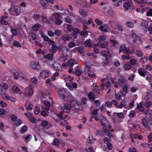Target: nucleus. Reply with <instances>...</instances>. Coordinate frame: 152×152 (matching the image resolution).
<instances>
[{
	"label": "nucleus",
	"mask_w": 152,
	"mask_h": 152,
	"mask_svg": "<svg viewBox=\"0 0 152 152\" xmlns=\"http://www.w3.org/2000/svg\"><path fill=\"white\" fill-rule=\"evenodd\" d=\"M88 96L91 100H94L95 99V95L94 93L92 92H89L88 94Z\"/></svg>",
	"instance_id": "nucleus-38"
},
{
	"label": "nucleus",
	"mask_w": 152,
	"mask_h": 152,
	"mask_svg": "<svg viewBox=\"0 0 152 152\" xmlns=\"http://www.w3.org/2000/svg\"><path fill=\"white\" fill-rule=\"evenodd\" d=\"M80 35L82 36L85 37L88 35V31L85 30H83L80 33Z\"/></svg>",
	"instance_id": "nucleus-39"
},
{
	"label": "nucleus",
	"mask_w": 152,
	"mask_h": 152,
	"mask_svg": "<svg viewBox=\"0 0 152 152\" xmlns=\"http://www.w3.org/2000/svg\"><path fill=\"white\" fill-rule=\"evenodd\" d=\"M39 107L37 106L35 107L34 108V112L36 115L39 113Z\"/></svg>",
	"instance_id": "nucleus-57"
},
{
	"label": "nucleus",
	"mask_w": 152,
	"mask_h": 152,
	"mask_svg": "<svg viewBox=\"0 0 152 152\" xmlns=\"http://www.w3.org/2000/svg\"><path fill=\"white\" fill-rule=\"evenodd\" d=\"M53 62L52 60L50 62H48V66L51 68H53L56 70L61 71L63 70L62 68L61 64L58 62L53 61Z\"/></svg>",
	"instance_id": "nucleus-3"
},
{
	"label": "nucleus",
	"mask_w": 152,
	"mask_h": 152,
	"mask_svg": "<svg viewBox=\"0 0 152 152\" xmlns=\"http://www.w3.org/2000/svg\"><path fill=\"white\" fill-rule=\"evenodd\" d=\"M11 32L14 35H16L17 34L18 31L14 28L11 27Z\"/></svg>",
	"instance_id": "nucleus-44"
},
{
	"label": "nucleus",
	"mask_w": 152,
	"mask_h": 152,
	"mask_svg": "<svg viewBox=\"0 0 152 152\" xmlns=\"http://www.w3.org/2000/svg\"><path fill=\"white\" fill-rule=\"evenodd\" d=\"M34 92V87L30 85L25 88L23 92H21L20 94L21 95L23 99H26L27 98H30L32 96Z\"/></svg>",
	"instance_id": "nucleus-1"
},
{
	"label": "nucleus",
	"mask_w": 152,
	"mask_h": 152,
	"mask_svg": "<svg viewBox=\"0 0 152 152\" xmlns=\"http://www.w3.org/2000/svg\"><path fill=\"white\" fill-rule=\"evenodd\" d=\"M8 88L7 83L5 82L0 83V94L4 92Z\"/></svg>",
	"instance_id": "nucleus-9"
},
{
	"label": "nucleus",
	"mask_w": 152,
	"mask_h": 152,
	"mask_svg": "<svg viewBox=\"0 0 152 152\" xmlns=\"http://www.w3.org/2000/svg\"><path fill=\"white\" fill-rule=\"evenodd\" d=\"M61 39L63 41H69V40L70 37L67 34H64L62 35Z\"/></svg>",
	"instance_id": "nucleus-26"
},
{
	"label": "nucleus",
	"mask_w": 152,
	"mask_h": 152,
	"mask_svg": "<svg viewBox=\"0 0 152 152\" xmlns=\"http://www.w3.org/2000/svg\"><path fill=\"white\" fill-rule=\"evenodd\" d=\"M98 44L102 48H105L108 45V43L106 41L102 43L98 42Z\"/></svg>",
	"instance_id": "nucleus-29"
},
{
	"label": "nucleus",
	"mask_w": 152,
	"mask_h": 152,
	"mask_svg": "<svg viewBox=\"0 0 152 152\" xmlns=\"http://www.w3.org/2000/svg\"><path fill=\"white\" fill-rule=\"evenodd\" d=\"M137 71L139 75L143 77H144L145 75H147L148 74H149V73L147 70L142 68H141L137 69Z\"/></svg>",
	"instance_id": "nucleus-6"
},
{
	"label": "nucleus",
	"mask_w": 152,
	"mask_h": 152,
	"mask_svg": "<svg viewBox=\"0 0 152 152\" xmlns=\"http://www.w3.org/2000/svg\"><path fill=\"white\" fill-rule=\"evenodd\" d=\"M12 72L13 75L14 79L15 80L18 79V77L20 72V71L13 69L12 71Z\"/></svg>",
	"instance_id": "nucleus-19"
},
{
	"label": "nucleus",
	"mask_w": 152,
	"mask_h": 152,
	"mask_svg": "<svg viewBox=\"0 0 152 152\" xmlns=\"http://www.w3.org/2000/svg\"><path fill=\"white\" fill-rule=\"evenodd\" d=\"M25 107L27 110H31L33 107V105L31 104H29L27 102L25 103Z\"/></svg>",
	"instance_id": "nucleus-30"
},
{
	"label": "nucleus",
	"mask_w": 152,
	"mask_h": 152,
	"mask_svg": "<svg viewBox=\"0 0 152 152\" xmlns=\"http://www.w3.org/2000/svg\"><path fill=\"white\" fill-rule=\"evenodd\" d=\"M28 38L29 41L33 43V41H35L37 40V37L36 34L31 33L29 34Z\"/></svg>",
	"instance_id": "nucleus-11"
},
{
	"label": "nucleus",
	"mask_w": 152,
	"mask_h": 152,
	"mask_svg": "<svg viewBox=\"0 0 152 152\" xmlns=\"http://www.w3.org/2000/svg\"><path fill=\"white\" fill-rule=\"evenodd\" d=\"M140 26L143 32L145 33L147 31V29L148 28V23L147 21L143 20L140 23Z\"/></svg>",
	"instance_id": "nucleus-4"
},
{
	"label": "nucleus",
	"mask_w": 152,
	"mask_h": 152,
	"mask_svg": "<svg viewBox=\"0 0 152 152\" xmlns=\"http://www.w3.org/2000/svg\"><path fill=\"white\" fill-rule=\"evenodd\" d=\"M77 64V62L72 59H70L67 62L68 65L70 67H72L73 65Z\"/></svg>",
	"instance_id": "nucleus-24"
},
{
	"label": "nucleus",
	"mask_w": 152,
	"mask_h": 152,
	"mask_svg": "<svg viewBox=\"0 0 152 152\" xmlns=\"http://www.w3.org/2000/svg\"><path fill=\"white\" fill-rule=\"evenodd\" d=\"M53 143L54 145H57L59 144L60 142L58 139H55L53 141Z\"/></svg>",
	"instance_id": "nucleus-63"
},
{
	"label": "nucleus",
	"mask_w": 152,
	"mask_h": 152,
	"mask_svg": "<svg viewBox=\"0 0 152 152\" xmlns=\"http://www.w3.org/2000/svg\"><path fill=\"white\" fill-rule=\"evenodd\" d=\"M126 46L125 44H123L120 45L119 48V52L120 53L126 48Z\"/></svg>",
	"instance_id": "nucleus-46"
},
{
	"label": "nucleus",
	"mask_w": 152,
	"mask_h": 152,
	"mask_svg": "<svg viewBox=\"0 0 152 152\" xmlns=\"http://www.w3.org/2000/svg\"><path fill=\"white\" fill-rule=\"evenodd\" d=\"M104 129L102 130H98L97 132V134L100 136L104 135Z\"/></svg>",
	"instance_id": "nucleus-45"
},
{
	"label": "nucleus",
	"mask_w": 152,
	"mask_h": 152,
	"mask_svg": "<svg viewBox=\"0 0 152 152\" xmlns=\"http://www.w3.org/2000/svg\"><path fill=\"white\" fill-rule=\"evenodd\" d=\"M23 137L25 139V142H27L30 141L31 138V136L29 134H28L26 135H24Z\"/></svg>",
	"instance_id": "nucleus-31"
},
{
	"label": "nucleus",
	"mask_w": 152,
	"mask_h": 152,
	"mask_svg": "<svg viewBox=\"0 0 152 152\" xmlns=\"http://www.w3.org/2000/svg\"><path fill=\"white\" fill-rule=\"evenodd\" d=\"M130 37L132 39V42L135 45L141 44L142 43V41L140 37L134 33V31L132 30L130 35Z\"/></svg>",
	"instance_id": "nucleus-2"
},
{
	"label": "nucleus",
	"mask_w": 152,
	"mask_h": 152,
	"mask_svg": "<svg viewBox=\"0 0 152 152\" xmlns=\"http://www.w3.org/2000/svg\"><path fill=\"white\" fill-rule=\"evenodd\" d=\"M14 11L15 13V15L18 16L19 15L20 12V7H15L14 8Z\"/></svg>",
	"instance_id": "nucleus-28"
},
{
	"label": "nucleus",
	"mask_w": 152,
	"mask_h": 152,
	"mask_svg": "<svg viewBox=\"0 0 152 152\" xmlns=\"http://www.w3.org/2000/svg\"><path fill=\"white\" fill-rule=\"evenodd\" d=\"M108 27L109 26L108 25L104 24L100 26L99 27V29L101 30L102 32H107V30Z\"/></svg>",
	"instance_id": "nucleus-16"
},
{
	"label": "nucleus",
	"mask_w": 152,
	"mask_h": 152,
	"mask_svg": "<svg viewBox=\"0 0 152 152\" xmlns=\"http://www.w3.org/2000/svg\"><path fill=\"white\" fill-rule=\"evenodd\" d=\"M91 87L93 90L95 92L98 94L99 93L100 89L96 83H93L91 86Z\"/></svg>",
	"instance_id": "nucleus-14"
},
{
	"label": "nucleus",
	"mask_w": 152,
	"mask_h": 152,
	"mask_svg": "<svg viewBox=\"0 0 152 152\" xmlns=\"http://www.w3.org/2000/svg\"><path fill=\"white\" fill-rule=\"evenodd\" d=\"M65 21L67 23H71L72 22V20L69 16H67L64 19Z\"/></svg>",
	"instance_id": "nucleus-58"
},
{
	"label": "nucleus",
	"mask_w": 152,
	"mask_h": 152,
	"mask_svg": "<svg viewBox=\"0 0 152 152\" xmlns=\"http://www.w3.org/2000/svg\"><path fill=\"white\" fill-rule=\"evenodd\" d=\"M79 13L81 16L83 18H85L88 15V12L84 9H81L79 10Z\"/></svg>",
	"instance_id": "nucleus-15"
},
{
	"label": "nucleus",
	"mask_w": 152,
	"mask_h": 152,
	"mask_svg": "<svg viewBox=\"0 0 152 152\" xmlns=\"http://www.w3.org/2000/svg\"><path fill=\"white\" fill-rule=\"evenodd\" d=\"M152 103L151 101H147L145 103V106L148 108H149L152 105Z\"/></svg>",
	"instance_id": "nucleus-37"
},
{
	"label": "nucleus",
	"mask_w": 152,
	"mask_h": 152,
	"mask_svg": "<svg viewBox=\"0 0 152 152\" xmlns=\"http://www.w3.org/2000/svg\"><path fill=\"white\" fill-rule=\"evenodd\" d=\"M54 34L57 36H59L62 34L61 30L56 29L54 31Z\"/></svg>",
	"instance_id": "nucleus-49"
},
{
	"label": "nucleus",
	"mask_w": 152,
	"mask_h": 152,
	"mask_svg": "<svg viewBox=\"0 0 152 152\" xmlns=\"http://www.w3.org/2000/svg\"><path fill=\"white\" fill-rule=\"evenodd\" d=\"M58 94H59L60 97H63V99L65 98V96L67 94V91L66 89L64 88L60 89L58 91Z\"/></svg>",
	"instance_id": "nucleus-12"
},
{
	"label": "nucleus",
	"mask_w": 152,
	"mask_h": 152,
	"mask_svg": "<svg viewBox=\"0 0 152 152\" xmlns=\"http://www.w3.org/2000/svg\"><path fill=\"white\" fill-rule=\"evenodd\" d=\"M100 122L102 125L105 127L108 128L109 129H110L112 127L109 124L107 120L105 118H103L102 120H100Z\"/></svg>",
	"instance_id": "nucleus-8"
},
{
	"label": "nucleus",
	"mask_w": 152,
	"mask_h": 152,
	"mask_svg": "<svg viewBox=\"0 0 152 152\" xmlns=\"http://www.w3.org/2000/svg\"><path fill=\"white\" fill-rule=\"evenodd\" d=\"M49 122L45 120L42 121L41 122L42 126L44 127H45L49 124Z\"/></svg>",
	"instance_id": "nucleus-50"
},
{
	"label": "nucleus",
	"mask_w": 152,
	"mask_h": 152,
	"mask_svg": "<svg viewBox=\"0 0 152 152\" xmlns=\"http://www.w3.org/2000/svg\"><path fill=\"white\" fill-rule=\"evenodd\" d=\"M142 124H143V126L146 128H147L148 127V125L149 124V122H148L146 119L145 118H143L142 119Z\"/></svg>",
	"instance_id": "nucleus-34"
},
{
	"label": "nucleus",
	"mask_w": 152,
	"mask_h": 152,
	"mask_svg": "<svg viewBox=\"0 0 152 152\" xmlns=\"http://www.w3.org/2000/svg\"><path fill=\"white\" fill-rule=\"evenodd\" d=\"M41 108L42 109L41 112V115L44 117L48 116V111L50 110L49 107L46 108L42 106H41Z\"/></svg>",
	"instance_id": "nucleus-10"
},
{
	"label": "nucleus",
	"mask_w": 152,
	"mask_h": 152,
	"mask_svg": "<svg viewBox=\"0 0 152 152\" xmlns=\"http://www.w3.org/2000/svg\"><path fill=\"white\" fill-rule=\"evenodd\" d=\"M126 105V102L124 101H122L120 103V104L118 105V108L119 109H121L123 107H125Z\"/></svg>",
	"instance_id": "nucleus-36"
},
{
	"label": "nucleus",
	"mask_w": 152,
	"mask_h": 152,
	"mask_svg": "<svg viewBox=\"0 0 152 152\" xmlns=\"http://www.w3.org/2000/svg\"><path fill=\"white\" fill-rule=\"evenodd\" d=\"M3 95L5 96H3V98L6 99L7 100H10L12 102H14L16 100L15 99L14 97L7 96L5 94H4Z\"/></svg>",
	"instance_id": "nucleus-32"
},
{
	"label": "nucleus",
	"mask_w": 152,
	"mask_h": 152,
	"mask_svg": "<svg viewBox=\"0 0 152 152\" xmlns=\"http://www.w3.org/2000/svg\"><path fill=\"white\" fill-rule=\"evenodd\" d=\"M67 55L66 54H63L59 57L58 59L60 61L64 62L67 60Z\"/></svg>",
	"instance_id": "nucleus-25"
},
{
	"label": "nucleus",
	"mask_w": 152,
	"mask_h": 152,
	"mask_svg": "<svg viewBox=\"0 0 152 152\" xmlns=\"http://www.w3.org/2000/svg\"><path fill=\"white\" fill-rule=\"evenodd\" d=\"M147 16H152V9H150L147 12L146 14Z\"/></svg>",
	"instance_id": "nucleus-64"
},
{
	"label": "nucleus",
	"mask_w": 152,
	"mask_h": 152,
	"mask_svg": "<svg viewBox=\"0 0 152 152\" xmlns=\"http://www.w3.org/2000/svg\"><path fill=\"white\" fill-rule=\"evenodd\" d=\"M12 91L15 94L19 93L20 91V89L19 87L16 85H14L12 87Z\"/></svg>",
	"instance_id": "nucleus-17"
},
{
	"label": "nucleus",
	"mask_w": 152,
	"mask_h": 152,
	"mask_svg": "<svg viewBox=\"0 0 152 152\" xmlns=\"http://www.w3.org/2000/svg\"><path fill=\"white\" fill-rule=\"evenodd\" d=\"M30 67L34 69H40V66L39 63L37 61H33L31 63Z\"/></svg>",
	"instance_id": "nucleus-13"
},
{
	"label": "nucleus",
	"mask_w": 152,
	"mask_h": 152,
	"mask_svg": "<svg viewBox=\"0 0 152 152\" xmlns=\"http://www.w3.org/2000/svg\"><path fill=\"white\" fill-rule=\"evenodd\" d=\"M83 64L85 66L84 68L85 73L88 75L91 73L90 71L91 69V66L87 62H85Z\"/></svg>",
	"instance_id": "nucleus-7"
},
{
	"label": "nucleus",
	"mask_w": 152,
	"mask_h": 152,
	"mask_svg": "<svg viewBox=\"0 0 152 152\" xmlns=\"http://www.w3.org/2000/svg\"><path fill=\"white\" fill-rule=\"evenodd\" d=\"M106 39V37L104 36H101L98 39V42L102 43L104 42Z\"/></svg>",
	"instance_id": "nucleus-41"
},
{
	"label": "nucleus",
	"mask_w": 152,
	"mask_h": 152,
	"mask_svg": "<svg viewBox=\"0 0 152 152\" xmlns=\"http://www.w3.org/2000/svg\"><path fill=\"white\" fill-rule=\"evenodd\" d=\"M31 82L33 84H36L37 82V79L36 77H34L31 79Z\"/></svg>",
	"instance_id": "nucleus-48"
},
{
	"label": "nucleus",
	"mask_w": 152,
	"mask_h": 152,
	"mask_svg": "<svg viewBox=\"0 0 152 152\" xmlns=\"http://www.w3.org/2000/svg\"><path fill=\"white\" fill-rule=\"evenodd\" d=\"M84 45L86 47H90L91 46L90 39L86 40L84 42Z\"/></svg>",
	"instance_id": "nucleus-40"
},
{
	"label": "nucleus",
	"mask_w": 152,
	"mask_h": 152,
	"mask_svg": "<svg viewBox=\"0 0 152 152\" xmlns=\"http://www.w3.org/2000/svg\"><path fill=\"white\" fill-rule=\"evenodd\" d=\"M131 67V66L129 64H125L123 67L124 69L125 70H129Z\"/></svg>",
	"instance_id": "nucleus-62"
},
{
	"label": "nucleus",
	"mask_w": 152,
	"mask_h": 152,
	"mask_svg": "<svg viewBox=\"0 0 152 152\" xmlns=\"http://www.w3.org/2000/svg\"><path fill=\"white\" fill-rule=\"evenodd\" d=\"M14 46H16L17 47H21V45L20 43L17 41H15L13 43Z\"/></svg>",
	"instance_id": "nucleus-52"
},
{
	"label": "nucleus",
	"mask_w": 152,
	"mask_h": 152,
	"mask_svg": "<svg viewBox=\"0 0 152 152\" xmlns=\"http://www.w3.org/2000/svg\"><path fill=\"white\" fill-rule=\"evenodd\" d=\"M104 118L102 115H99L97 116H95L94 119L96 121H100Z\"/></svg>",
	"instance_id": "nucleus-47"
},
{
	"label": "nucleus",
	"mask_w": 152,
	"mask_h": 152,
	"mask_svg": "<svg viewBox=\"0 0 152 152\" xmlns=\"http://www.w3.org/2000/svg\"><path fill=\"white\" fill-rule=\"evenodd\" d=\"M22 123V121L20 119H18L15 122V124L16 126H18Z\"/></svg>",
	"instance_id": "nucleus-55"
},
{
	"label": "nucleus",
	"mask_w": 152,
	"mask_h": 152,
	"mask_svg": "<svg viewBox=\"0 0 152 152\" xmlns=\"http://www.w3.org/2000/svg\"><path fill=\"white\" fill-rule=\"evenodd\" d=\"M136 55L138 57H142L143 56V53L140 50H137L136 52Z\"/></svg>",
	"instance_id": "nucleus-59"
},
{
	"label": "nucleus",
	"mask_w": 152,
	"mask_h": 152,
	"mask_svg": "<svg viewBox=\"0 0 152 152\" xmlns=\"http://www.w3.org/2000/svg\"><path fill=\"white\" fill-rule=\"evenodd\" d=\"M118 84L121 87H122L126 83V80L122 78L118 79Z\"/></svg>",
	"instance_id": "nucleus-18"
},
{
	"label": "nucleus",
	"mask_w": 152,
	"mask_h": 152,
	"mask_svg": "<svg viewBox=\"0 0 152 152\" xmlns=\"http://www.w3.org/2000/svg\"><path fill=\"white\" fill-rule=\"evenodd\" d=\"M131 58L130 56L129 55H123L122 56V59L124 60H125V59H129Z\"/></svg>",
	"instance_id": "nucleus-60"
},
{
	"label": "nucleus",
	"mask_w": 152,
	"mask_h": 152,
	"mask_svg": "<svg viewBox=\"0 0 152 152\" xmlns=\"http://www.w3.org/2000/svg\"><path fill=\"white\" fill-rule=\"evenodd\" d=\"M40 75L41 77L45 78L50 76L51 75V73L49 70H46L42 71Z\"/></svg>",
	"instance_id": "nucleus-5"
},
{
	"label": "nucleus",
	"mask_w": 152,
	"mask_h": 152,
	"mask_svg": "<svg viewBox=\"0 0 152 152\" xmlns=\"http://www.w3.org/2000/svg\"><path fill=\"white\" fill-rule=\"evenodd\" d=\"M52 16L54 18L56 19L60 18L61 16L60 14L57 13H53V14Z\"/></svg>",
	"instance_id": "nucleus-42"
},
{
	"label": "nucleus",
	"mask_w": 152,
	"mask_h": 152,
	"mask_svg": "<svg viewBox=\"0 0 152 152\" xmlns=\"http://www.w3.org/2000/svg\"><path fill=\"white\" fill-rule=\"evenodd\" d=\"M67 95H65L64 99L65 100L67 101H71L73 99V98L72 95L69 93L68 92V93L66 94Z\"/></svg>",
	"instance_id": "nucleus-23"
},
{
	"label": "nucleus",
	"mask_w": 152,
	"mask_h": 152,
	"mask_svg": "<svg viewBox=\"0 0 152 152\" xmlns=\"http://www.w3.org/2000/svg\"><path fill=\"white\" fill-rule=\"evenodd\" d=\"M110 140L109 138L107 137H104V138L103 141L106 144H108L109 143H110Z\"/></svg>",
	"instance_id": "nucleus-61"
},
{
	"label": "nucleus",
	"mask_w": 152,
	"mask_h": 152,
	"mask_svg": "<svg viewBox=\"0 0 152 152\" xmlns=\"http://www.w3.org/2000/svg\"><path fill=\"white\" fill-rule=\"evenodd\" d=\"M77 50L80 53H82L84 52V47L83 46H80L78 47Z\"/></svg>",
	"instance_id": "nucleus-51"
},
{
	"label": "nucleus",
	"mask_w": 152,
	"mask_h": 152,
	"mask_svg": "<svg viewBox=\"0 0 152 152\" xmlns=\"http://www.w3.org/2000/svg\"><path fill=\"white\" fill-rule=\"evenodd\" d=\"M72 108L71 106L69 104H66L64 105V109L66 112H68L67 110H69Z\"/></svg>",
	"instance_id": "nucleus-33"
},
{
	"label": "nucleus",
	"mask_w": 152,
	"mask_h": 152,
	"mask_svg": "<svg viewBox=\"0 0 152 152\" xmlns=\"http://www.w3.org/2000/svg\"><path fill=\"white\" fill-rule=\"evenodd\" d=\"M109 23L113 28H116V26L118 25V23L117 21L112 20L109 22Z\"/></svg>",
	"instance_id": "nucleus-22"
},
{
	"label": "nucleus",
	"mask_w": 152,
	"mask_h": 152,
	"mask_svg": "<svg viewBox=\"0 0 152 152\" xmlns=\"http://www.w3.org/2000/svg\"><path fill=\"white\" fill-rule=\"evenodd\" d=\"M126 26L128 27L133 28L134 27V25L132 22L128 21L126 23Z\"/></svg>",
	"instance_id": "nucleus-54"
},
{
	"label": "nucleus",
	"mask_w": 152,
	"mask_h": 152,
	"mask_svg": "<svg viewBox=\"0 0 152 152\" xmlns=\"http://www.w3.org/2000/svg\"><path fill=\"white\" fill-rule=\"evenodd\" d=\"M115 99L118 100H120L121 99V96L119 93L116 94H115Z\"/></svg>",
	"instance_id": "nucleus-53"
},
{
	"label": "nucleus",
	"mask_w": 152,
	"mask_h": 152,
	"mask_svg": "<svg viewBox=\"0 0 152 152\" xmlns=\"http://www.w3.org/2000/svg\"><path fill=\"white\" fill-rule=\"evenodd\" d=\"M104 133L105 134L110 138H112L113 136L112 134L110 132L109 130L106 129H104Z\"/></svg>",
	"instance_id": "nucleus-27"
},
{
	"label": "nucleus",
	"mask_w": 152,
	"mask_h": 152,
	"mask_svg": "<svg viewBox=\"0 0 152 152\" xmlns=\"http://www.w3.org/2000/svg\"><path fill=\"white\" fill-rule=\"evenodd\" d=\"M33 30L36 31L39 30V24H36L34 25L32 27Z\"/></svg>",
	"instance_id": "nucleus-56"
},
{
	"label": "nucleus",
	"mask_w": 152,
	"mask_h": 152,
	"mask_svg": "<svg viewBox=\"0 0 152 152\" xmlns=\"http://www.w3.org/2000/svg\"><path fill=\"white\" fill-rule=\"evenodd\" d=\"M18 79L22 81H24L27 80V77L24 73L20 72L18 77Z\"/></svg>",
	"instance_id": "nucleus-21"
},
{
	"label": "nucleus",
	"mask_w": 152,
	"mask_h": 152,
	"mask_svg": "<svg viewBox=\"0 0 152 152\" xmlns=\"http://www.w3.org/2000/svg\"><path fill=\"white\" fill-rule=\"evenodd\" d=\"M41 17L42 20V21L44 22L45 23H49V22L48 20L45 16L42 15Z\"/></svg>",
	"instance_id": "nucleus-43"
},
{
	"label": "nucleus",
	"mask_w": 152,
	"mask_h": 152,
	"mask_svg": "<svg viewBox=\"0 0 152 152\" xmlns=\"http://www.w3.org/2000/svg\"><path fill=\"white\" fill-rule=\"evenodd\" d=\"M133 5L130 2H125L123 4L124 8L127 10H129L132 7Z\"/></svg>",
	"instance_id": "nucleus-20"
},
{
	"label": "nucleus",
	"mask_w": 152,
	"mask_h": 152,
	"mask_svg": "<svg viewBox=\"0 0 152 152\" xmlns=\"http://www.w3.org/2000/svg\"><path fill=\"white\" fill-rule=\"evenodd\" d=\"M53 56V54H48L45 55L44 58L50 60L52 59Z\"/></svg>",
	"instance_id": "nucleus-35"
}]
</instances>
